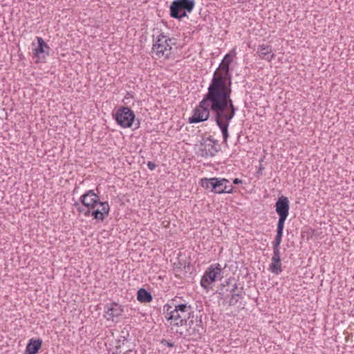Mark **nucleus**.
Instances as JSON below:
<instances>
[{"label":"nucleus","mask_w":354,"mask_h":354,"mask_svg":"<svg viewBox=\"0 0 354 354\" xmlns=\"http://www.w3.org/2000/svg\"><path fill=\"white\" fill-rule=\"evenodd\" d=\"M153 37L152 51L158 58H169L172 49L171 45L174 44L171 42L172 39L166 36L164 32H160L156 38L154 36Z\"/></svg>","instance_id":"423d86ee"},{"label":"nucleus","mask_w":354,"mask_h":354,"mask_svg":"<svg viewBox=\"0 0 354 354\" xmlns=\"http://www.w3.org/2000/svg\"><path fill=\"white\" fill-rule=\"evenodd\" d=\"M218 294L222 299H227L230 306H234L240 299H243L245 292L243 286L239 287L236 283H232V279H229L226 284L221 286Z\"/></svg>","instance_id":"39448f33"},{"label":"nucleus","mask_w":354,"mask_h":354,"mask_svg":"<svg viewBox=\"0 0 354 354\" xmlns=\"http://www.w3.org/2000/svg\"><path fill=\"white\" fill-rule=\"evenodd\" d=\"M243 183V181L242 180L239 179V178H234L233 179V184L234 185H239V184H242Z\"/></svg>","instance_id":"c85d7f7f"},{"label":"nucleus","mask_w":354,"mask_h":354,"mask_svg":"<svg viewBox=\"0 0 354 354\" xmlns=\"http://www.w3.org/2000/svg\"><path fill=\"white\" fill-rule=\"evenodd\" d=\"M106 317L107 320L116 322V319L120 317L124 311L121 305L117 303H111L106 306Z\"/></svg>","instance_id":"4468645a"},{"label":"nucleus","mask_w":354,"mask_h":354,"mask_svg":"<svg viewBox=\"0 0 354 354\" xmlns=\"http://www.w3.org/2000/svg\"><path fill=\"white\" fill-rule=\"evenodd\" d=\"M136 348L134 342L125 337L123 339H119L118 345L115 347V353L122 354L124 352L130 351Z\"/></svg>","instance_id":"a211bd4d"},{"label":"nucleus","mask_w":354,"mask_h":354,"mask_svg":"<svg viewBox=\"0 0 354 354\" xmlns=\"http://www.w3.org/2000/svg\"><path fill=\"white\" fill-rule=\"evenodd\" d=\"M44 50H46V51H49L50 48H44Z\"/></svg>","instance_id":"72a5a7b5"},{"label":"nucleus","mask_w":354,"mask_h":354,"mask_svg":"<svg viewBox=\"0 0 354 354\" xmlns=\"http://www.w3.org/2000/svg\"><path fill=\"white\" fill-rule=\"evenodd\" d=\"M263 169H264V167L262 166L261 164H260V166H259V170L257 171V174H261L262 170H263Z\"/></svg>","instance_id":"7c9ffc66"},{"label":"nucleus","mask_w":354,"mask_h":354,"mask_svg":"<svg viewBox=\"0 0 354 354\" xmlns=\"http://www.w3.org/2000/svg\"><path fill=\"white\" fill-rule=\"evenodd\" d=\"M281 261L280 251H273V255L270 265V270L272 273L279 274L282 272Z\"/></svg>","instance_id":"6ab92c4d"},{"label":"nucleus","mask_w":354,"mask_h":354,"mask_svg":"<svg viewBox=\"0 0 354 354\" xmlns=\"http://www.w3.org/2000/svg\"><path fill=\"white\" fill-rule=\"evenodd\" d=\"M137 299L141 303H149L153 299L150 292L145 288H140L137 292Z\"/></svg>","instance_id":"412c9836"},{"label":"nucleus","mask_w":354,"mask_h":354,"mask_svg":"<svg viewBox=\"0 0 354 354\" xmlns=\"http://www.w3.org/2000/svg\"><path fill=\"white\" fill-rule=\"evenodd\" d=\"M278 215H279V220L277 222V232H282L283 233L285 221L287 219L288 216L282 215V214H278Z\"/></svg>","instance_id":"b1692460"},{"label":"nucleus","mask_w":354,"mask_h":354,"mask_svg":"<svg viewBox=\"0 0 354 354\" xmlns=\"http://www.w3.org/2000/svg\"><path fill=\"white\" fill-rule=\"evenodd\" d=\"M219 149L218 141L214 140L212 136H209L201 140L198 155L203 158L214 157Z\"/></svg>","instance_id":"1a4fd4ad"},{"label":"nucleus","mask_w":354,"mask_h":354,"mask_svg":"<svg viewBox=\"0 0 354 354\" xmlns=\"http://www.w3.org/2000/svg\"><path fill=\"white\" fill-rule=\"evenodd\" d=\"M100 209H90V216H93L97 221H103L106 216H108L110 211L109 203L105 201L100 204Z\"/></svg>","instance_id":"2eb2a0df"},{"label":"nucleus","mask_w":354,"mask_h":354,"mask_svg":"<svg viewBox=\"0 0 354 354\" xmlns=\"http://www.w3.org/2000/svg\"><path fill=\"white\" fill-rule=\"evenodd\" d=\"M77 210L80 214H83L85 216H90V209L85 207L80 206Z\"/></svg>","instance_id":"393cba45"},{"label":"nucleus","mask_w":354,"mask_h":354,"mask_svg":"<svg viewBox=\"0 0 354 354\" xmlns=\"http://www.w3.org/2000/svg\"><path fill=\"white\" fill-rule=\"evenodd\" d=\"M139 126H140V122L138 121V124H137V125H136V128H138V127H139Z\"/></svg>","instance_id":"473e14b6"},{"label":"nucleus","mask_w":354,"mask_h":354,"mask_svg":"<svg viewBox=\"0 0 354 354\" xmlns=\"http://www.w3.org/2000/svg\"><path fill=\"white\" fill-rule=\"evenodd\" d=\"M37 40L38 45L34 49L33 55L37 58L36 62H44L46 55H49V53L44 50V48H50V47L41 37H37Z\"/></svg>","instance_id":"ddd939ff"},{"label":"nucleus","mask_w":354,"mask_h":354,"mask_svg":"<svg viewBox=\"0 0 354 354\" xmlns=\"http://www.w3.org/2000/svg\"><path fill=\"white\" fill-rule=\"evenodd\" d=\"M225 183H230V181L226 178H203L201 180L200 184L201 187L206 189H209L211 192L215 194H224L226 192L223 189V185Z\"/></svg>","instance_id":"9b49d317"},{"label":"nucleus","mask_w":354,"mask_h":354,"mask_svg":"<svg viewBox=\"0 0 354 354\" xmlns=\"http://www.w3.org/2000/svg\"><path fill=\"white\" fill-rule=\"evenodd\" d=\"M257 54L261 59L268 62H270L275 57V55L272 53V47L265 44L259 46Z\"/></svg>","instance_id":"f3484780"},{"label":"nucleus","mask_w":354,"mask_h":354,"mask_svg":"<svg viewBox=\"0 0 354 354\" xmlns=\"http://www.w3.org/2000/svg\"><path fill=\"white\" fill-rule=\"evenodd\" d=\"M122 354H137V351L135 348V349L131 350L130 351L124 352V353H123Z\"/></svg>","instance_id":"c756f323"},{"label":"nucleus","mask_w":354,"mask_h":354,"mask_svg":"<svg viewBox=\"0 0 354 354\" xmlns=\"http://www.w3.org/2000/svg\"><path fill=\"white\" fill-rule=\"evenodd\" d=\"M165 308L169 315L167 319L171 320L172 329L187 325V321L195 315L192 305L188 303H178L176 299L172 300L171 305L166 304L164 306V309Z\"/></svg>","instance_id":"f03ea898"},{"label":"nucleus","mask_w":354,"mask_h":354,"mask_svg":"<svg viewBox=\"0 0 354 354\" xmlns=\"http://www.w3.org/2000/svg\"><path fill=\"white\" fill-rule=\"evenodd\" d=\"M278 215H279V220L277 222V232H282L283 233L285 221L287 219L288 216L282 215V214H278Z\"/></svg>","instance_id":"5701e85b"},{"label":"nucleus","mask_w":354,"mask_h":354,"mask_svg":"<svg viewBox=\"0 0 354 354\" xmlns=\"http://www.w3.org/2000/svg\"><path fill=\"white\" fill-rule=\"evenodd\" d=\"M73 205H74V207H76V209H77L80 206H81V205H80V203H79V202H77V201H75V202L74 203Z\"/></svg>","instance_id":"2f4dec72"},{"label":"nucleus","mask_w":354,"mask_h":354,"mask_svg":"<svg viewBox=\"0 0 354 354\" xmlns=\"http://www.w3.org/2000/svg\"><path fill=\"white\" fill-rule=\"evenodd\" d=\"M160 344L169 348H173L174 346V344L173 342H169L165 339L160 340Z\"/></svg>","instance_id":"bb28decb"},{"label":"nucleus","mask_w":354,"mask_h":354,"mask_svg":"<svg viewBox=\"0 0 354 354\" xmlns=\"http://www.w3.org/2000/svg\"><path fill=\"white\" fill-rule=\"evenodd\" d=\"M290 202L286 196H281L278 198L275 203V210L277 214L288 216Z\"/></svg>","instance_id":"dca6fc26"},{"label":"nucleus","mask_w":354,"mask_h":354,"mask_svg":"<svg viewBox=\"0 0 354 354\" xmlns=\"http://www.w3.org/2000/svg\"><path fill=\"white\" fill-rule=\"evenodd\" d=\"M223 189L226 191V192H225V193H227V194L233 193L234 187L232 185H230V183H225V184H223Z\"/></svg>","instance_id":"a878e982"},{"label":"nucleus","mask_w":354,"mask_h":354,"mask_svg":"<svg viewBox=\"0 0 354 354\" xmlns=\"http://www.w3.org/2000/svg\"><path fill=\"white\" fill-rule=\"evenodd\" d=\"M283 233L277 232L275 239L272 242L273 251H280V244L282 241Z\"/></svg>","instance_id":"4be33fe9"},{"label":"nucleus","mask_w":354,"mask_h":354,"mask_svg":"<svg viewBox=\"0 0 354 354\" xmlns=\"http://www.w3.org/2000/svg\"><path fill=\"white\" fill-rule=\"evenodd\" d=\"M185 326H187L185 330L176 328V333L188 341H196L201 339L205 330L201 315L196 314L193 318H190Z\"/></svg>","instance_id":"20e7f679"},{"label":"nucleus","mask_w":354,"mask_h":354,"mask_svg":"<svg viewBox=\"0 0 354 354\" xmlns=\"http://www.w3.org/2000/svg\"><path fill=\"white\" fill-rule=\"evenodd\" d=\"M80 202L82 205L89 209H93L97 205L102 202L100 200V196L92 189L87 191L80 197Z\"/></svg>","instance_id":"f8f14e48"},{"label":"nucleus","mask_w":354,"mask_h":354,"mask_svg":"<svg viewBox=\"0 0 354 354\" xmlns=\"http://www.w3.org/2000/svg\"><path fill=\"white\" fill-rule=\"evenodd\" d=\"M113 115L117 124L123 128H130L135 120V114L128 106L120 107Z\"/></svg>","instance_id":"6e6552de"},{"label":"nucleus","mask_w":354,"mask_h":354,"mask_svg":"<svg viewBox=\"0 0 354 354\" xmlns=\"http://www.w3.org/2000/svg\"><path fill=\"white\" fill-rule=\"evenodd\" d=\"M222 273V268L219 263L209 266L205 270L201 280V285L203 288L208 290L209 286L214 282Z\"/></svg>","instance_id":"9d476101"},{"label":"nucleus","mask_w":354,"mask_h":354,"mask_svg":"<svg viewBox=\"0 0 354 354\" xmlns=\"http://www.w3.org/2000/svg\"><path fill=\"white\" fill-rule=\"evenodd\" d=\"M220 84L215 80L209 84L207 93L194 109V114L188 121L190 124L206 121L210 116V111L212 112L214 121L221 131L223 142H226L229 137L228 127L237 108L231 97L220 88Z\"/></svg>","instance_id":"f257e3e1"},{"label":"nucleus","mask_w":354,"mask_h":354,"mask_svg":"<svg viewBox=\"0 0 354 354\" xmlns=\"http://www.w3.org/2000/svg\"><path fill=\"white\" fill-rule=\"evenodd\" d=\"M232 62V57L230 55L227 54L224 56L221 64L220 71H216L214 73L213 77L210 84H212L214 80L215 82H219L220 88L225 91L226 95L231 97L232 94V75L230 73V65Z\"/></svg>","instance_id":"7ed1b4c3"},{"label":"nucleus","mask_w":354,"mask_h":354,"mask_svg":"<svg viewBox=\"0 0 354 354\" xmlns=\"http://www.w3.org/2000/svg\"><path fill=\"white\" fill-rule=\"evenodd\" d=\"M156 167V165L155 164V162H152V161H149L148 163H147V167L149 170H153Z\"/></svg>","instance_id":"cd10ccee"},{"label":"nucleus","mask_w":354,"mask_h":354,"mask_svg":"<svg viewBox=\"0 0 354 354\" xmlns=\"http://www.w3.org/2000/svg\"><path fill=\"white\" fill-rule=\"evenodd\" d=\"M194 6V0H174L169 6L170 16L180 21L187 17V12H191Z\"/></svg>","instance_id":"0eeeda50"},{"label":"nucleus","mask_w":354,"mask_h":354,"mask_svg":"<svg viewBox=\"0 0 354 354\" xmlns=\"http://www.w3.org/2000/svg\"><path fill=\"white\" fill-rule=\"evenodd\" d=\"M42 341L40 339H30L26 346V352L28 354H36L41 346Z\"/></svg>","instance_id":"aec40b11"}]
</instances>
